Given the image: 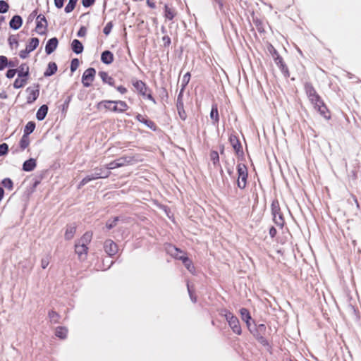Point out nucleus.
I'll return each instance as SVG.
<instances>
[{"label":"nucleus","instance_id":"1","mask_svg":"<svg viewBox=\"0 0 361 361\" xmlns=\"http://www.w3.org/2000/svg\"><path fill=\"white\" fill-rule=\"evenodd\" d=\"M110 174L111 172L109 171H106L103 168H95L94 169V173H92L82 178V180L79 183L78 188L80 189L90 181L99 178H106L110 176Z\"/></svg>","mask_w":361,"mask_h":361},{"label":"nucleus","instance_id":"2","mask_svg":"<svg viewBox=\"0 0 361 361\" xmlns=\"http://www.w3.org/2000/svg\"><path fill=\"white\" fill-rule=\"evenodd\" d=\"M221 315L224 316L226 318L229 326L231 328V329L235 334L238 335L241 334V327L237 317H235L233 313H231V312L226 309L221 310Z\"/></svg>","mask_w":361,"mask_h":361},{"label":"nucleus","instance_id":"3","mask_svg":"<svg viewBox=\"0 0 361 361\" xmlns=\"http://www.w3.org/2000/svg\"><path fill=\"white\" fill-rule=\"evenodd\" d=\"M238 179L236 181L238 187L243 190L245 188L248 178L247 168L245 164L240 163L237 165Z\"/></svg>","mask_w":361,"mask_h":361},{"label":"nucleus","instance_id":"4","mask_svg":"<svg viewBox=\"0 0 361 361\" xmlns=\"http://www.w3.org/2000/svg\"><path fill=\"white\" fill-rule=\"evenodd\" d=\"M271 214L273 215V220L274 223L280 226L283 227L284 225V219L283 214L281 212L279 203L277 200H274L271 203Z\"/></svg>","mask_w":361,"mask_h":361},{"label":"nucleus","instance_id":"5","mask_svg":"<svg viewBox=\"0 0 361 361\" xmlns=\"http://www.w3.org/2000/svg\"><path fill=\"white\" fill-rule=\"evenodd\" d=\"M305 93L312 105L317 104L322 99L310 82L305 83Z\"/></svg>","mask_w":361,"mask_h":361},{"label":"nucleus","instance_id":"6","mask_svg":"<svg viewBox=\"0 0 361 361\" xmlns=\"http://www.w3.org/2000/svg\"><path fill=\"white\" fill-rule=\"evenodd\" d=\"M96 70L94 68H89L85 71L82 76V83L84 87H88L94 80Z\"/></svg>","mask_w":361,"mask_h":361},{"label":"nucleus","instance_id":"7","mask_svg":"<svg viewBox=\"0 0 361 361\" xmlns=\"http://www.w3.org/2000/svg\"><path fill=\"white\" fill-rule=\"evenodd\" d=\"M48 23L45 16L39 14L37 16L36 30L39 35H43L46 34Z\"/></svg>","mask_w":361,"mask_h":361},{"label":"nucleus","instance_id":"8","mask_svg":"<svg viewBox=\"0 0 361 361\" xmlns=\"http://www.w3.org/2000/svg\"><path fill=\"white\" fill-rule=\"evenodd\" d=\"M104 249L105 252L111 257L117 253L118 245L112 240L108 239L104 242Z\"/></svg>","mask_w":361,"mask_h":361},{"label":"nucleus","instance_id":"9","mask_svg":"<svg viewBox=\"0 0 361 361\" xmlns=\"http://www.w3.org/2000/svg\"><path fill=\"white\" fill-rule=\"evenodd\" d=\"M88 247L87 245L78 242L75 245V252L78 255L80 261H84L87 258Z\"/></svg>","mask_w":361,"mask_h":361},{"label":"nucleus","instance_id":"10","mask_svg":"<svg viewBox=\"0 0 361 361\" xmlns=\"http://www.w3.org/2000/svg\"><path fill=\"white\" fill-rule=\"evenodd\" d=\"M133 85L142 97H145L147 92H150V89L147 86L145 82L140 80L133 81Z\"/></svg>","mask_w":361,"mask_h":361},{"label":"nucleus","instance_id":"11","mask_svg":"<svg viewBox=\"0 0 361 361\" xmlns=\"http://www.w3.org/2000/svg\"><path fill=\"white\" fill-rule=\"evenodd\" d=\"M135 119L137 121L145 124L146 126H147L149 129H151L153 131H156L157 130V127L154 121L145 118L144 116L140 114L136 115Z\"/></svg>","mask_w":361,"mask_h":361},{"label":"nucleus","instance_id":"12","mask_svg":"<svg viewBox=\"0 0 361 361\" xmlns=\"http://www.w3.org/2000/svg\"><path fill=\"white\" fill-rule=\"evenodd\" d=\"M314 108L325 118H330V115L329 114V111L327 109L326 106L324 104L323 101L321 99L319 102L317 103V104L313 105Z\"/></svg>","mask_w":361,"mask_h":361},{"label":"nucleus","instance_id":"13","mask_svg":"<svg viewBox=\"0 0 361 361\" xmlns=\"http://www.w3.org/2000/svg\"><path fill=\"white\" fill-rule=\"evenodd\" d=\"M58 39L56 37H52L49 39L45 46L46 54L49 55L54 51L58 46Z\"/></svg>","mask_w":361,"mask_h":361},{"label":"nucleus","instance_id":"14","mask_svg":"<svg viewBox=\"0 0 361 361\" xmlns=\"http://www.w3.org/2000/svg\"><path fill=\"white\" fill-rule=\"evenodd\" d=\"M26 91L28 92V95L27 97V103H33L38 98L39 94V85H37L36 90H32L30 87H27Z\"/></svg>","mask_w":361,"mask_h":361},{"label":"nucleus","instance_id":"15","mask_svg":"<svg viewBox=\"0 0 361 361\" xmlns=\"http://www.w3.org/2000/svg\"><path fill=\"white\" fill-rule=\"evenodd\" d=\"M115 104L112 106L113 112L123 113L128 109V106L126 102L121 100H114Z\"/></svg>","mask_w":361,"mask_h":361},{"label":"nucleus","instance_id":"16","mask_svg":"<svg viewBox=\"0 0 361 361\" xmlns=\"http://www.w3.org/2000/svg\"><path fill=\"white\" fill-rule=\"evenodd\" d=\"M229 142L232 145L235 153L238 155L240 153L243 154L242 145L235 135H231L229 137Z\"/></svg>","mask_w":361,"mask_h":361},{"label":"nucleus","instance_id":"17","mask_svg":"<svg viewBox=\"0 0 361 361\" xmlns=\"http://www.w3.org/2000/svg\"><path fill=\"white\" fill-rule=\"evenodd\" d=\"M23 24V18L18 15H15L12 17L9 22V26L13 30L19 29Z\"/></svg>","mask_w":361,"mask_h":361},{"label":"nucleus","instance_id":"18","mask_svg":"<svg viewBox=\"0 0 361 361\" xmlns=\"http://www.w3.org/2000/svg\"><path fill=\"white\" fill-rule=\"evenodd\" d=\"M114 54L109 50H105L101 54V61L104 64H111L114 61Z\"/></svg>","mask_w":361,"mask_h":361},{"label":"nucleus","instance_id":"19","mask_svg":"<svg viewBox=\"0 0 361 361\" xmlns=\"http://www.w3.org/2000/svg\"><path fill=\"white\" fill-rule=\"evenodd\" d=\"M71 49L75 54H80L83 51L84 47L80 40L75 39L71 42Z\"/></svg>","mask_w":361,"mask_h":361},{"label":"nucleus","instance_id":"20","mask_svg":"<svg viewBox=\"0 0 361 361\" xmlns=\"http://www.w3.org/2000/svg\"><path fill=\"white\" fill-rule=\"evenodd\" d=\"M36 165V160L33 158H30L24 161L23 170L27 172L32 171L35 169Z\"/></svg>","mask_w":361,"mask_h":361},{"label":"nucleus","instance_id":"21","mask_svg":"<svg viewBox=\"0 0 361 361\" xmlns=\"http://www.w3.org/2000/svg\"><path fill=\"white\" fill-rule=\"evenodd\" d=\"M115 101L114 100H103L99 102L97 104V108L98 109H101L102 107L104 108L106 110H109L113 112L112 106L114 105Z\"/></svg>","mask_w":361,"mask_h":361},{"label":"nucleus","instance_id":"22","mask_svg":"<svg viewBox=\"0 0 361 361\" xmlns=\"http://www.w3.org/2000/svg\"><path fill=\"white\" fill-rule=\"evenodd\" d=\"M99 75L100 76V78H101L102 80L103 81V82L107 83V84H109L111 86H114L115 85V80H114V79L111 76H109L108 73H106L105 71H99Z\"/></svg>","mask_w":361,"mask_h":361},{"label":"nucleus","instance_id":"23","mask_svg":"<svg viewBox=\"0 0 361 361\" xmlns=\"http://www.w3.org/2000/svg\"><path fill=\"white\" fill-rule=\"evenodd\" d=\"M48 113V106L46 104L42 105L37 111L36 118L38 121H43Z\"/></svg>","mask_w":361,"mask_h":361},{"label":"nucleus","instance_id":"24","mask_svg":"<svg viewBox=\"0 0 361 361\" xmlns=\"http://www.w3.org/2000/svg\"><path fill=\"white\" fill-rule=\"evenodd\" d=\"M57 65L55 62H49L47 68L44 73V77H49L53 75L57 71Z\"/></svg>","mask_w":361,"mask_h":361},{"label":"nucleus","instance_id":"25","mask_svg":"<svg viewBox=\"0 0 361 361\" xmlns=\"http://www.w3.org/2000/svg\"><path fill=\"white\" fill-rule=\"evenodd\" d=\"M17 72L19 78L27 79L29 75V67L23 63L20 65Z\"/></svg>","mask_w":361,"mask_h":361},{"label":"nucleus","instance_id":"26","mask_svg":"<svg viewBox=\"0 0 361 361\" xmlns=\"http://www.w3.org/2000/svg\"><path fill=\"white\" fill-rule=\"evenodd\" d=\"M76 231V226L73 224H71L67 226L66 233H65V238L66 240H71L73 238Z\"/></svg>","mask_w":361,"mask_h":361},{"label":"nucleus","instance_id":"27","mask_svg":"<svg viewBox=\"0 0 361 361\" xmlns=\"http://www.w3.org/2000/svg\"><path fill=\"white\" fill-rule=\"evenodd\" d=\"M240 313L242 319L245 322V323L247 324V326L249 328L250 325V320L251 319V316H250V314L248 310L246 308H241L240 310Z\"/></svg>","mask_w":361,"mask_h":361},{"label":"nucleus","instance_id":"28","mask_svg":"<svg viewBox=\"0 0 361 361\" xmlns=\"http://www.w3.org/2000/svg\"><path fill=\"white\" fill-rule=\"evenodd\" d=\"M210 118L214 121V124L219 123V116L218 112V107L216 104H212L210 112Z\"/></svg>","mask_w":361,"mask_h":361},{"label":"nucleus","instance_id":"29","mask_svg":"<svg viewBox=\"0 0 361 361\" xmlns=\"http://www.w3.org/2000/svg\"><path fill=\"white\" fill-rule=\"evenodd\" d=\"M67 334L68 329L64 326H58L55 332V335L61 339L66 338L67 336Z\"/></svg>","mask_w":361,"mask_h":361},{"label":"nucleus","instance_id":"30","mask_svg":"<svg viewBox=\"0 0 361 361\" xmlns=\"http://www.w3.org/2000/svg\"><path fill=\"white\" fill-rule=\"evenodd\" d=\"M39 43V40L38 38L32 37L30 39L26 47L29 49V51H30L32 52L38 47Z\"/></svg>","mask_w":361,"mask_h":361},{"label":"nucleus","instance_id":"31","mask_svg":"<svg viewBox=\"0 0 361 361\" xmlns=\"http://www.w3.org/2000/svg\"><path fill=\"white\" fill-rule=\"evenodd\" d=\"M35 128V123L33 121H29L26 126H25L23 135L29 136L30 134H31Z\"/></svg>","mask_w":361,"mask_h":361},{"label":"nucleus","instance_id":"32","mask_svg":"<svg viewBox=\"0 0 361 361\" xmlns=\"http://www.w3.org/2000/svg\"><path fill=\"white\" fill-rule=\"evenodd\" d=\"M117 164L119 167L124 166L132 161V158L130 157H122L116 159Z\"/></svg>","mask_w":361,"mask_h":361},{"label":"nucleus","instance_id":"33","mask_svg":"<svg viewBox=\"0 0 361 361\" xmlns=\"http://www.w3.org/2000/svg\"><path fill=\"white\" fill-rule=\"evenodd\" d=\"M92 240V233L89 232H86L81 238L78 240L80 243L87 245L88 243H90Z\"/></svg>","mask_w":361,"mask_h":361},{"label":"nucleus","instance_id":"34","mask_svg":"<svg viewBox=\"0 0 361 361\" xmlns=\"http://www.w3.org/2000/svg\"><path fill=\"white\" fill-rule=\"evenodd\" d=\"M210 159L214 166H219V155L216 151H212L210 153Z\"/></svg>","mask_w":361,"mask_h":361},{"label":"nucleus","instance_id":"35","mask_svg":"<svg viewBox=\"0 0 361 361\" xmlns=\"http://www.w3.org/2000/svg\"><path fill=\"white\" fill-rule=\"evenodd\" d=\"M48 317L52 323H58L60 318V315L54 310H50L48 313Z\"/></svg>","mask_w":361,"mask_h":361},{"label":"nucleus","instance_id":"36","mask_svg":"<svg viewBox=\"0 0 361 361\" xmlns=\"http://www.w3.org/2000/svg\"><path fill=\"white\" fill-rule=\"evenodd\" d=\"M78 1V0H69L68 4L64 8L65 12L66 13L72 12L74 10Z\"/></svg>","mask_w":361,"mask_h":361},{"label":"nucleus","instance_id":"37","mask_svg":"<svg viewBox=\"0 0 361 361\" xmlns=\"http://www.w3.org/2000/svg\"><path fill=\"white\" fill-rule=\"evenodd\" d=\"M30 145V139L29 136H25L23 135L20 140V148L24 150L25 149Z\"/></svg>","mask_w":361,"mask_h":361},{"label":"nucleus","instance_id":"38","mask_svg":"<svg viewBox=\"0 0 361 361\" xmlns=\"http://www.w3.org/2000/svg\"><path fill=\"white\" fill-rule=\"evenodd\" d=\"M267 327L265 324H260L257 325L255 328V332H253L254 334H259V335H264L266 332Z\"/></svg>","mask_w":361,"mask_h":361},{"label":"nucleus","instance_id":"39","mask_svg":"<svg viewBox=\"0 0 361 361\" xmlns=\"http://www.w3.org/2000/svg\"><path fill=\"white\" fill-rule=\"evenodd\" d=\"M27 79L25 78H16L13 82V87L16 89H19L23 87L26 83Z\"/></svg>","mask_w":361,"mask_h":361},{"label":"nucleus","instance_id":"40","mask_svg":"<svg viewBox=\"0 0 361 361\" xmlns=\"http://www.w3.org/2000/svg\"><path fill=\"white\" fill-rule=\"evenodd\" d=\"M190 79V73L189 72L186 73L181 80V89L185 90V87L189 83Z\"/></svg>","mask_w":361,"mask_h":361},{"label":"nucleus","instance_id":"41","mask_svg":"<svg viewBox=\"0 0 361 361\" xmlns=\"http://www.w3.org/2000/svg\"><path fill=\"white\" fill-rule=\"evenodd\" d=\"M175 16L173 10L168 6H165V17L169 20H172Z\"/></svg>","mask_w":361,"mask_h":361},{"label":"nucleus","instance_id":"42","mask_svg":"<svg viewBox=\"0 0 361 361\" xmlns=\"http://www.w3.org/2000/svg\"><path fill=\"white\" fill-rule=\"evenodd\" d=\"M119 220V217L118 216H116L114 217L113 219H110L109 221H107L106 224V227L110 230L111 228H113L114 227H115L117 224V222Z\"/></svg>","mask_w":361,"mask_h":361},{"label":"nucleus","instance_id":"43","mask_svg":"<svg viewBox=\"0 0 361 361\" xmlns=\"http://www.w3.org/2000/svg\"><path fill=\"white\" fill-rule=\"evenodd\" d=\"M1 184L4 188H6L8 190H12L13 186V181L9 178H6L3 179V180L1 181Z\"/></svg>","mask_w":361,"mask_h":361},{"label":"nucleus","instance_id":"44","mask_svg":"<svg viewBox=\"0 0 361 361\" xmlns=\"http://www.w3.org/2000/svg\"><path fill=\"white\" fill-rule=\"evenodd\" d=\"M254 336L257 340V341L260 343L262 345H269V343L267 340L265 338L264 335L254 334Z\"/></svg>","mask_w":361,"mask_h":361},{"label":"nucleus","instance_id":"45","mask_svg":"<svg viewBox=\"0 0 361 361\" xmlns=\"http://www.w3.org/2000/svg\"><path fill=\"white\" fill-rule=\"evenodd\" d=\"M8 4L4 0H0V13H5L8 11Z\"/></svg>","mask_w":361,"mask_h":361},{"label":"nucleus","instance_id":"46","mask_svg":"<svg viewBox=\"0 0 361 361\" xmlns=\"http://www.w3.org/2000/svg\"><path fill=\"white\" fill-rule=\"evenodd\" d=\"M183 92H184V90L180 89V90L179 92V94L178 95V97H177L176 107H178V106H184L183 99Z\"/></svg>","mask_w":361,"mask_h":361},{"label":"nucleus","instance_id":"47","mask_svg":"<svg viewBox=\"0 0 361 361\" xmlns=\"http://www.w3.org/2000/svg\"><path fill=\"white\" fill-rule=\"evenodd\" d=\"M279 68L285 78H288L290 76L288 68L285 63L281 64V66H279Z\"/></svg>","mask_w":361,"mask_h":361},{"label":"nucleus","instance_id":"48","mask_svg":"<svg viewBox=\"0 0 361 361\" xmlns=\"http://www.w3.org/2000/svg\"><path fill=\"white\" fill-rule=\"evenodd\" d=\"M8 66V59L5 56H0V71Z\"/></svg>","mask_w":361,"mask_h":361},{"label":"nucleus","instance_id":"49","mask_svg":"<svg viewBox=\"0 0 361 361\" xmlns=\"http://www.w3.org/2000/svg\"><path fill=\"white\" fill-rule=\"evenodd\" d=\"M176 108H177V111H178L180 118L183 121H185L187 118V115H186L185 111L184 109V106H178Z\"/></svg>","mask_w":361,"mask_h":361},{"label":"nucleus","instance_id":"50","mask_svg":"<svg viewBox=\"0 0 361 361\" xmlns=\"http://www.w3.org/2000/svg\"><path fill=\"white\" fill-rule=\"evenodd\" d=\"M79 63L80 62H79V60L78 59L75 58V59H72L71 63V67H70L71 68V71L72 73L75 72L77 70V68L79 66Z\"/></svg>","mask_w":361,"mask_h":361},{"label":"nucleus","instance_id":"51","mask_svg":"<svg viewBox=\"0 0 361 361\" xmlns=\"http://www.w3.org/2000/svg\"><path fill=\"white\" fill-rule=\"evenodd\" d=\"M171 255L175 257L176 259H178V257H180L183 252L178 249L177 247H173L172 250H170Z\"/></svg>","mask_w":361,"mask_h":361},{"label":"nucleus","instance_id":"52","mask_svg":"<svg viewBox=\"0 0 361 361\" xmlns=\"http://www.w3.org/2000/svg\"><path fill=\"white\" fill-rule=\"evenodd\" d=\"M8 152V145L6 143L0 145V157L6 155Z\"/></svg>","mask_w":361,"mask_h":361},{"label":"nucleus","instance_id":"53","mask_svg":"<svg viewBox=\"0 0 361 361\" xmlns=\"http://www.w3.org/2000/svg\"><path fill=\"white\" fill-rule=\"evenodd\" d=\"M267 50L271 55L273 59L275 58L277 55H279L276 49L274 48V47L271 44H269V46L267 47Z\"/></svg>","mask_w":361,"mask_h":361},{"label":"nucleus","instance_id":"54","mask_svg":"<svg viewBox=\"0 0 361 361\" xmlns=\"http://www.w3.org/2000/svg\"><path fill=\"white\" fill-rule=\"evenodd\" d=\"M187 288H188V293H189V295H190V300L191 301L193 302V303H195L197 302V298L196 296L194 295L193 293V291L191 288V287L190 286L189 283H187Z\"/></svg>","mask_w":361,"mask_h":361},{"label":"nucleus","instance_id":"55","mask_svg":"<svg viewBox=\"0 0 361 361\" xmlns=\"http://www.w3.org/2000/svg\"><path fill=\"white\" fill-rule=\"evenodd\" d=\"M112 27H113V23L111 21H110V22L107 23L106 25H105V27H104L103 32L106 35H108L111 32Z\"/></svg>","mask_w":361,"mask_h":361},{"label":"nucleus","instance_id":"56","mask_svg":"<svg viewBox=\"0 0 361 361\" xmlns=\"http://www.w3.org/2000/svg\"><path fill=\"white\" fill-rule=\"evenodd\" d=\"M184 266L191 273H193V271H195V267H194V266L192 263V261L190 259L186 260V262H184Z\"/></svg>","mask_w":361,"mask_h":361},{"label":"nucleus","instance_id":"57","mask_svg":"<svg viewBox=\"0 0 361 361\" xmlns=\"http://www.w3.org/2000/svg\"><path fill=\"white\" fill-rule=\"evenodd\" d=\"M116 168H119V166L117 164V162H116V160H114V161L110 162L109 164L105 165V169H106V171L114 169H116Z\"/></svg>","mask_w":361,"mask_h":361},{"label":"nucleus","instance_id":"58","mask_svg":"<svg viewBox=\"0 0 361 361\" xmlns=\"http://www.w3.org/2000/svg\"><path fill=\"white\" fill-rule=\"evenodd\" d=\"M50 257L49 255L43 257L41 260V267L42 269H46L49 264Z\"/></svg>","mask_w":361,"mask_h":361},{"label":"nucleus","instance_id":"59","mask_svg":"<svg viewBox=\"0 0 361 361\" xmlns=\"http://www.w3.org/2000/svg\"><path fill=\"white\" fill-rule=\"evenodd\" d=\"M31 51H29V49L26 47L25 49H23V50H21L19 53V56L21 58V59H26L27 56H28V54L30 53Z\"/></svg>","mask_w":361,"mask_h":361},{"label":"nucleus","instance_id":"60","mask_svg":"<svg viewBox=\"0 0 361 361\" xmlns=\"http://www.w3.org/2000/svg\"><path fill=\"white\" fill-rule=\"evenodd\" d=\"M95 0H82V4L85 8H89L92 6Z\"/></svg>","mask_w":361,"mask_h":361},{"label":"nucleus","instance_id":"61","mask_svg":"<svg viewBox=\"0 0 361 361\" xmlns=\"http://www.w3.org/2000/svg\"><path fill=\"white\" fill-rule=\"evenodd\" d=\"M17 73V70L16 69H8L6 73V76L11 79V78H13L16 73Z\"/></svg>","mask_w":361,"mask_h":361},{"label":"nucleus","instance_id":"62","mask_svg":"<svg viewBox=\"0 0 361 361\" xmlns=\"http://www.w3.org/2000/svg\"><path fill=\"white\" fill-rule=\"evenodd\" d=\"M87 33V29L85 27L82 26L78 31L77 36L79 37H84Z\"/></svg>","mask_w":361,"mask_h":361},{"label":"nucleus","instance_id":"63","mask_svg":"<svg viewBox=\"0 0 361 361\" xmlns=\"http://www.w3.org/2000/svg\"><path fill=\"white\" fill-rule=\"evenodd\" d=\"M274 61L278 67L284 63L283 58L280 55H277L274 58Z\"/></svg>","mask_w":361,"mask_h":361},{"label":"nucleus","instance_id":"64","mask_svg":"<svg viewBox=\"0 0 361 361\" xmlns=\"http://www.w3.org/2000/svg\"><path fill=\"white\" fill-rule=\"evenodd\" d=\"M162 42L165 47H169L171 44V38L169 36L165 35L162 37Z\"/></svg>","mask_w":361,"mask_h":361}]
</instances>
